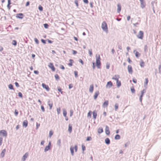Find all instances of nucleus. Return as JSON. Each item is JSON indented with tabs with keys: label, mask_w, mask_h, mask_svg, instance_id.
<instances>
[{
	"label": "nucleus",
	"mask_w": 161,
	"mask_h": 161,
	"mask_svg": "<svg viewBox=\"0 0 161 161\" xmlns=\"http://www.w3.org/2000/svg\"><path fill=\"white\" fill-rule=\"evenodd\" d=\"M93 116L94 119H96L97 116V113L96 111L95 110L93 112Z\"/></svg>",
	"instance_id": "aec40b11"
},
{
	"label": "nucleus",
	"mask_w": 161,
	"mask_h": 161,
	"mask_svg": "<svg viewBox=\"0 0 161 161\" xmlns=\"http://www.w3.org/2000/svg\"><path fill=\"white\" fill-rule=\"evenodd\" d=\"M82 149L83 151H84L86 150V147L85 146L82 145Z\"/></svg>",
	"instance_id": "864d4df0"
},
{
	"label": "nucleus",
	"mask_w": 161,
	"mask_h": 161,
	"mask_svg": "<svg viewBox=\"0 0 161 161\" xmlns=\"http://www.w3.org/2000/svg\"><path fill=\"white\" fill-rule=\"evenodd\" d=\"M92 139V138L91 136L87 137L86 139V140L87 141H89L91 140Z\"/></svg>",
	"instance_id": "3c124183"
},
{
	"label": "nucleus",
	"mask_w": 161,
	"mask_h": 161,
	"mask_svg": "<svg viewBox=\"0 0 161 161\" xmlns=\"http://www.w3.org/2000/svg\"><path fill=\"white\" fill-rule=\"evenodd\" d=\"M44 25L45 28H48V26L47 24H44Z\"/></svg>",
	"instance_id": "338daca9"
},
{
	"label": "nucleus",
	"mask_w": 161,
	"mask_h": 161,
	"mask_svg": "<svg viewBox=\"0 0 161 161\" xmlns=\"http://www.w3.org/2000/svg\"><path fill=\"white\" fill-rule=\"evenodd\" d=\"M132 81H133V82L135 83H136L137 82L136 79L134 78L133 79Z\"/></svg>",
	"instance_id": "6e6d98bb"
},
{
	"label": "nucleus",
	"mask_w": 161,
	"mask_h": 161,
	"mask_svg": "<svg viewBox=\"0 0 161 161\" xmlns=\"http://www.w3.org/2000/svg\"><path fill=\"white\" fill-rule=\"evenodd\" d=\"M94 90V86L93 84L91 85L89 87V91L90 92L92 93Z\"/></svg>",
	"instance_id": "6ab92c4d"
},
{
	"label": "nucleus",
	"mask_w": 161,
	"mask_h": 161,
	"mask_svg": "<svg viewBox=\"0 0 161 161\" xmlns=\"http://www.w3.org/2000/svg\"><path fill=\"white\" fill-rule=\"evenodd\" d=\"M120 138V136L119 135H116L115 136V139L116 140H118Z\"/></svg>",
	"instance_id": "c9c22d12"
},
{
	"label": "nucleus",
	"mask_w": 161,
	"mask_h": 161,
	"mask_svg": "<svg viewBox=\"0 0 161 161\" xmlns=\"http://www.w3.org/2000/svg\"><path fill=\"white\" fill-rule=\"evenodd\" d=\"M53 134V132L52 130H50L49 132V136L50 137H51L52 136Z\"/></svg>",
	"instance_id": "37998d69"
},
{
	"label": "nucleus",
	"mask_w": 161,
	"mask_h": 161,
	"mask_svg": "<svg viewBox=\"0 0 161 161\" xmlns=\"http://www.w3.org/2000/svg\"><path fill=\"white\" fill-rule=\"evenodd\" d=\"M105 133L107 135H109L110 133V132L109 130V128L106 125L105 127Z\"/></svg>",
	"instance_id": "9d476101"
},
{
	"label": "nucleus",
	"mask_w": 161,
	"mask_h": 161,
	"mask_svg": "<svg viewBox=\"0 0 161 161\" xmlns=\"http://www.w3.org/2000/svg\"><path fill=\"white\" fill-rule=\"evenodd\" d=\"M118 104L117 103H116L114 105L115 109L116 111L118 108Z\"/></svg>",
	"instance_id": "4c0bfd02"
},
{
	"label": "nucleus",
	"mask_w": 161,
	"mask_h": 161,
	"mask_svg": "<svg viewBox=\"0 0 161 161\" xmlns=\"http://www.w3.org/2000/svg\"><path fill=\"white\" fill-rule=\"evenodd\" d=\"M96 66L95 65V63L94 62L92 63V68L93 69H94L95 68Z\"/></svg>",
	"instance_id": "13d9d810"
},
{
	"label": "nucleus",
	"mask_w": 161,
	"mask_h": 161,
	"mask_svg": "<svg viewBox=\"0 0 161 161\" xmlns=\"http://www.w3.org/2000/svg\"><path fill=\"white\" fill-rule=\"evenodd\" d=\"M110 67V64L108 63H107L106 65V68L107 69H108Z\"/></svg>",
	"instance_id": "79ce46f5"
},
{
	"label": "nucleus",
	"mask_w": 161,
	"mask_h": 161,
	"mask_svg": "<svg viewBox=\"0 0 161 161\" xmlns=\"http://www.w3.org/2000/svg\"><path fill=\"white\" fill-rule=\"evenodd\" d=\"M69 61H70V63L68 64V65L69 66H72L73 65L72 64L73 62V60L71 59H69Z\"/></svg>",
	"instance_id": "c85d7f7f"
},
{
	"label": "nucleus",
	"mask_w": 161,
	"mask_h": 161,
	"mask_svg": "<svg viewBox=\"0 0 161 161\" xmlns=\"http://www.w3.org/2000/svg\"><path fill=\"white\" fill-rule=\"evenodd\" d=\"M8 87L10 89H11V90H13L14 89L13 86L11 84H9L8 86Z\"/></svg>",
	"instance_id": "2f4dec72"
},
{
	"label": "nucleus",
	"mask_w": 161,
	"mask_h": 161,
	"mask_svg": "<svg viewBox=\"0 0 161 161\" xmlns=\"http://www.w3.org/2000/svg\"><path fill=\"white\" fill-rule=\"evenodd\" d=\"M58 90L59 92H61V93L62 94L63 93V92L62 91V89L60 87H58Z\"/></svg>",
	"instance_id": "58836bf2"
},
{
	"label": "nucleus",
	"mask_w": 161,
	"mask_h": 161,
	"mask_svg": "<svg viewBox=\"0 0 161 161\" xmlns=\"http://www.w3.org/2000/svg\"><path fill=\"white\" fill-rule=\"evenodd\" d=\"M51 146V143L50 142H49L48 145L47 146H46L45 147V148L44 149V151L45 152H46L49 149H50V147Z\"/></svg>",
	"instance_id": "9b49d317"
},
{
	"label": "nucleus",
	"mask_w": 161,
	"mask_h": 161,
	"mask_svg": "<svg viewBox=\"0 0 161 161\" xmlns=\"http://www.w3.org/2000/svg\"><path fill=\"white\" fill-rule=\"evenodd\" d=\"M0 134L4 136H6L7 135V131L5 130H2L0 131Z\"/></svg>",
	"instance_id": "39448f33"
},
{
	"label": "nucleus",
	"mask_w": 161,
	"mask_h": 161,
	"mask_svg": "<svg viewBox=\"0 0 161 161\" xmlns=\"http://www.w3.org/2000/svg\"><path fill=\"white\" fill-rule=\"evenodd\" d=\"M141 6L142 8H143L145 6V3L143 0H140Z\"/></svg>",
	"instance_id": "f8f14e48"
},
{
	"label": "nucleus",
	"mask_w": 161,
	"mask_h": 161,
	"mask_svg": "<svg viewBox=\"0 0 161 161\" xmlns=\"http://www.w3.org/2000/svg\"><path fill=\"white\" fill-rule=\"evenodd\" d=\"M28 125V121L27 120H25L23 122V126H25V127H26Z\"/></svg>",
	"instance_id": "5701e85b"
},
{
	"label": "nucleus",
	"mask_w": 161,
	"mask_h": 161,
	"mask_svg": "<svg viewBox=\"0 0 161 161\" xmlns=\"http://www.w3.org/2000/svg\"><path fill=\"white\" fill-rule=\"evenodd\" d=\"M108 104V101L107 100L105 101L103 103V107L105 108V107H107Z\"/></svg>",
	"instance_id": "a211bd4d"
},
{
	"label": "nucleus",
	"mask_w": 161,
	"mask_h": 161,
	"mask_svg": "<svg viewBox=\"0 0 161 161\" xmlns=\"http://www.w3.org/2000/svg\"><path fill=\"white\" fill-rule=\"evenodd\" d=\"M119 76L118 75H115L112 78V79L116 80V81L119 80Z\"/></svg>",
	"instance_id": "ddd939ff"
},
{
	"label": "nucleus",
	"mask_w": 161,
	"mask_h": 161,
	"mask_svg": "<svg viewBox=\"0 0 161 161\" xmlns=\"http://www.w3.org/2000/svg\"><path fill=\"white\" fill-rule=\"evenodd\" d=\"M42 86L43 88L45 89L47 91H49L50 88L48 85L43 83L42 84Z\"/></svg>",
	"instance_id": "423d86ee"
},
{
	"label": "nucleus",
	"mask_w": 161,
	"mask_h": 161,
	"mask_svg": "<svg viewBox=\"0 0 161 161\" xmlns=\"http://www.w3.org/2000/svg\"><path fill=\"white\" fill-rule=\"evenodd\" d=\"M140 65L142 67H143L145 66V63L142 60H141L140 62Z\"/></svg>",
	"instance_id": "412c9836"
},
{
	"label": "nucleus",
	"mask_w": 161,
	"mask_h": 161,
	"mask_svg": "<svg viewBox=\"0 0 161 161\" xmlns=\"http://www.w3.org/2000/svg\"><path fill=\"white\" fill-rule=\"evenodd\" d=\"M50 107V109H51L53 106V104L52 103H49L48 104Z\"/></svg>",
	"instance_id": "09e8293b"
},
{
	"label": "nucleus",
	"mask_w": 161,
	"mask_h": 161,
	"mask_svg": "<svg viewBox=\"0 0 161 161\" xmlns=\"http://www.w3.org/2000/svg\"><path fill=\"white\" fill-rule=\"evenodd\" d=\"M147 45H145L144 47V50L145 52L147 51Z\"/></svg>",
	"instance_id": "680f3d73"
},
{
	"label": "nucleus",
	"mask_w": 161,
	"mask_h": 161,
	"mask_svg": "<svg viewBox=\"0 0 161 161\" xmlns=\"http://www.w3.org/2000/svg\"><path fill=\"white\" fill-rule=\"evenodd\" d=\"M96 58L97 67L98 69H100L101 68V63L100 55L99 54H97L96 55Z\"/></svg>",
	"instance_id": "f257e3e1"
},
{
	"label": "nucleus",
	"mask_w": 161,
	"mask_h": 161,
	"mask_svg": "<svg viewBox=\"0 0 161 161\" xmlns=\"http://www.w3.org/2000/svg\"><path fill=\"white\" fill-rule=\"evenodd\" d=\"M74 148L75 152H77V145H75V146Z\"/></svg>",
	"instance_id": "052dcab7"
},
{
	"label": "nucleus",
	"mask_w": 161,
	"mask_h": 161,
	"mask_svg": "<svg viewBox=\"0 0 161 161\" xmlns=\"http://www.w3.org/2000/svg\"><path fill=\"white\" fill-rule=\"evenodd\" d=\"M105 142L107 144H109L110 143V141L108 138H106L105 139Z\"/></svg>",
	"instance_id": "cd10ccee"
},
{
	"label": "nucleus",
	"mask_w": 161,
	"mask_h": 161,
	"mask_svg": "<svg viewBox=\"0 0 161 161\" xmlns=\"http://www.w3.org/2000/svg\"><path fill=\"white\" fill-rule=\"evenodd\" d=\"M57 112L58 113V114H59L60 113V108H57Z\"/></svg>",
	"instance_id": "8fccbe9b"
},
{
	"label": "nucleus",
	"mask_w": 161,
	"mask_h": 161,
	"mask_svg": "<svg viewBox=\"0 0 161 161\" xmlns=\"http://www.w3.org/2000/svg\"><path fill=\"white\" fill-rule=\"evenodd\" d=\"M127 60L129 63H131L132 62V61L130 59V58L129 57L128 58Z\"/></svg>",
	"instance_id": "bf43d9fd"
},
{
	"label": "nucleus",
	"mask_w": 161,
	"mask_h": 161,
	"mask_svg": "<svg viewBox=\"0 0 161 161\" xmlns=\"http://www.w3.org/2000/svg\"><path fill=\"white\" fill-rule=\"evenodd\" d=\"M28 154L27 153H26L25 155L23 156L22 158V160L23 161H25L26 158L28 157Z\"/></svg>",
	"instance_id": "2eb2a0df"
},
{
	"label": "nucleus",
	"mask_w": 161,
	"mask_h": 161,
	"mask_svg": "<svg viewBox=\"0 0 161 161\" xmlns=\"http://www.w3.org/2000/svg\"><path fill=\"white\" fill-rule=\"evenodd\" d=\"M18 96L19 97H20L21 98H22V93L20 92H19L18 93Z\"/></svg>",
	"instance_id": "603ef678"
},
{
	"label": "nucleus",
	"mask_w": 161,
	"mask_h": 161,
	"mask_svg": "<svg viewBox=\"0 0 161 161\" xmlns=\"http://www.w3.org/2000/svg\"><path fill=\"white\" fill-rule=\"evenodd\" d=\"M102 28L106 32L108 31V28L107 23L105 21H103L102 24Z\"/></svg>",
	"instance_id": "f03ea898"
},
{
	"label": "nucleus",
	"mask_w": 161,
	"mask_h": 161,
	"mask_svg": "<svg viewBox=\"0 0 161 161\" xmlns=\"http://www.w3.org/2000/svg\"><path fill=\"white\" fill-rule=\"evenodd\" d=\"M144 36V33L142 31H140L138 34L137 35V36L138 38L142 39Z\"/></svg>",
	"instance_id": "7ed1b4c3"
},
{
	"label": "nucleus",
	"mask_w": 161,
	"mask_h": 161,
	"mask_svg": "<svg viewBox=\"0 0 161 161\" xmlns=\"http://www.w3.org/2000/svg\"><path fill=\"white\" fill-rule=\"evenodd\" d=\"M48 66L53 71H54L55 70V68L52 63H50L49 64Z\"/></svg>",
	"instance_id": "20e7f679"
},
{
	"label": "nucleus",
	"mask_w": 161,
	"mask_h": 161,
	"mask_svg": "<svg viewBox=\"0 0 161 161\" xmlns=\"http://www.w3.org/2000/svg\"><path fill=\"white\" fill-rule=\"evenodd\" d=\"M63 114L64 116V117H66V115H67V112H66V110H63Z\"/></svg>",
	"instance_id": "ea45409f"
},
{
	"label": "nucleus",
	"mask_w": 161,
	"mask_h": 161,
	"mask_svg": "<svg viewBox=\"0 0 161 161\" xmlns=\"http://www.w3.org/2000/svg\"><path fill=\"white\" fill-rule=\"evenodd\" d=\"M3 138L1 137H0V146L1 145L2 142H3Z\"/></svg>",
	"instance_id": "5fc2aeb1"
},
{
	"label": "nucleus",
	"mask_w": 161,
	"mask_h": 161,
	"mask_svg": "<svg viewBox=\"0 0 161 161\" xmlns=\"http://www.w3.org/2000/svg\"><path fill=\"white\" fill-rule=\"evenodd\" d=\"M11 2H8V4L7 5V7L8 9V10H10L11 8V6L10 5L11 4Z\"/></svg>",
	"instance_id": "e433bc0d"
},
{
	"label": "nucleus",
	"mask_w": 161,
	"mask_h": 161,
	"mask_svg": "<svg viewBox=\"0 0 161 161\" xmlns=\"http://www.w3.org/2000/svg\"><path fill=\"white\" fill-rule=\"evenodd\" d=\"M87 116L91 118V111H89L87 114Z\"/></svg>",
	"instance_id": "c03bdc74"
},
{
	"label": "nucleus",
	"mask_w": 161,
	"mask_h": 161,
	"mask_svg": "<svg viewBox=\"0 0 161 161\" xmlns=\"http://www.w3.org/2000/svg\"><path fill=\"white\" fill-rule=\"evenodd\" d=\"M12 43L13 45L16 46L17 44V42L15 40H14L12 41Z\"/></svg>",
	"instance_id": "a19ab883"
},
{
	"label": "nucleus",
	"mask_w": 161,
	"mask_h": 161,
	"mask_svg": "<svg viewBox=\"0 0 161 161\" xmlns=\"http://www.w3.org/2000/svg\"><path fill=\"white\" fill-rule=\"evenodd\" d=\"M99 91H96L94 95V98L95 99H96L97 98L98 96L99 95Z\"/></svg>",
	"instance_id": "f3484780"
},
{
	"label": "nucleus",
	"mask_w": 161,
	"mask_h": 161,
	"mask_svg": "<svg viewBox=\"0 0 161 161\" xmlns=\"http://www.w3.org/2000/svg\"><path fill=\"white\" fill-rule=\"evenodd\" d=\"M103 131V129L102 128H100L98 130V132L99 133H101Z\"/></svg>",
	"instance_id": "c756f323"
},
{
	"label": "nucleus",
	"mask_w": 161,
	"mask_h": 161,
	"mask_svg": "<svg viewBox=\"0 0 161 161\" xmlns=\"http://www.w3.org/2000/svg\"><path fill=\"white\" fill-rule=\"evenodd\" d=\"M121 10V6L120 4L117 5V11L118 13H119Z\"/></svg>",
	"instance_id": "b1692460"
},
{
	"label": "nucleus",
	"mask_w": 161,
	"mask_h": 161,
	"mask_svg": "<svg viewBox=\"0 0 161 161\" xmlns=\"http://www.w3.org/2000/svg\"><path fill=\"white\" fill-rule=\"evenodd\" d=\"M70 150L71 155H73L74 154V147H71L70 148Z\"/></svg>",
	"instance_id": "bb28decb"
},
{
	"label": "nucleus",
	"mask_w": 161,
	"mask_h": 161,
	"mask_svg": "<svg viewBox=\"0 0 161 161\" xmlns=\"http://www.w3.org/2000/svg\"><path fill=\"white\" fill-rule=\"evenodd\" d=\"M127 68L129 73L132 74L133 70L132 66L130 65H128L127 67Z\"/></svg>",
	"instance_id": "0eeeda50"
},
{
	"label": "nucleus",
	"mask_w": 161,
	"mask_h": 161,
	"mask_svg": "<svg viewBox=\"0 0 161 161\" xmlns=\"http://www.w3.org/2000/svg\"><path fill=\"white\" fill-rule=\"evenodd\" d=\"M14 113L15 115L17 116L18 114V112L16 110H15Z\"/></svg>",
	"instance_id": "e2e57ef3"
},
{
	"label": "nucleus",
	"mask_w": 161,
	"mask_h": 161,
	"mask_svg": "<svg viewBox=\"0 0 161 161\" xmlns=\"http://www.w3.org/2000/svg\"><path fill=\"white\" fill-rule=\"evenodd\" d=\"M148 82V79L147 78L145 79V82H144L145 85L147 86V84Z\"/></svg>",
	"instance_id": "7c9ffc66"
},
{
	"label": "nucleus",
	"mask_w": 161,
	"mask_h": 161,
	"mask_svg": "<svg viewBox=\"0 0 161 161\" xmlns=\"http://www.w3.org/2000/svg\"><path fill=\"white\" fill-rule=\"evenodd\" d=\"M24 17V15L22 13H19L17 14L16 15V17L18 18L22 19Z\"/></svg>",
	"instance_id": "1a4fd4ad"
},
{
	"label": "nucleus",
	"mask_w": 161,
	"mask_h": 161,
	"mask_svg": "<svg viewBox=\"0 0 161 161\" xmlns=\"http://www.w3.org/2000/svg\"><path fill=\"white\" fill-rule=\"evenodd\" d=\"M146 91L145 90H143L142 91H141V95L140 96V100L141 102H142V97L144 95V93Z\"/></svg>",
	"instance_id": "4468645a"
},
{
	"label": "nucleus",
	"mask_w": 161,
	"mask_h": 161,
	"mask_svg": "<svg viewBox=\"0 0 161 161\" xmlns=\"http://www.w3.org/2000/svg\"><path fill=\"white\" fill-rule=\"evenodd\" d=\"M38 8H39V9L40 11H42L43 10V8L40 5L38 7Z\"/></svg>",
	"instance_id": "49530a36"
},
{
	"label": "nucleus",
	"mask_w": 161,
	"mask_h": 161,
	"mask_svg": "<svg viewBox=\"0 0 161 161\" xmlns=\"http://www.w3.org/2000/svg\"><path fill=\"white\" fill-rule=\"evenodd\" d=\"M90 56H91L92 55V50L90 49L88 50Z\"/></svg>",
	"instance_id": "72a5a7b5"
},
{
	"label": "nucleus",
	"mask_w": 161,
	"mask_h": 161,
	"mask_svg": "<svg viewBox=\"0 0 161 161\" xmlns=\"http://www.w3.org/2000/svg\"><path fill=\"white\" fill-rule=\"evenodd\" d=\"M130 90L131 92L132 93H134L135 92V90L134 87L132 86L130 88Z\"/></svg>",
	"instance_id": "473e14b6"
},
{
	"label": "nucleus",
	"mask_w": 161,
	"mask_h": 161,
	"mask_svg": "<svg viewBox=\"0 0 161 161\" xmlns=\"http://www.w3.org/2000/svg\"><path fill=\"white\" fill-rule=\"evenodd\" d=\"M72 126L71 125L69 124V128H68V131L70 133H71L72 132Z\"/></svg>",
	"instance_id": "393cba45"
},
{
	"label": "nucleus",
	"mask_w": 161,
	"mask_h": 161,
	"mask_svg": "<svg viewBox=\"0 0 161 161\" xmlns=\"http://www.w3.org/2000/svg\"><path fill=\"white\" fill-rule=\"evenodd\" d=\"M15 84L16 87H19V85L18 82H15Z\"/></svg>",
	"instance_id": "0e129e2a"
},
{
	"label": "nucleus",
	"mask_w": 161,
	"mask_h": 161,
	"mask_svg": "<svg viewBox=\"0 0 161 161\" xmlns=\"http://www.w3.org/2000/svg\"><path fill=\"white\" fill-rule=\"evenodd\" d=\"M113 86V83L111 81H109L107 83L106 85L107 88H110Z\"/></svg>",
	"instance_id": "6e6552de"
},
{
	"label": "nucleus",
	"mask_w": 161,
	"mask_h": 161,
	"mask_svg": "<svg viewBox=\"0 0 161 161\" xmlns=\"http://www.w3.org/2000/svg\"><path fill=\"white\" fill-rule=\"evenodd\" d=\"M159 72V73H161V65H160L158 68Z\"/></svg>",
	"instance_id": "774afa93"
},
{
	"label": "nucleus",
	"mask_w": 161,
	"mask_h": 161,
	"mask_svg": "<svg viewBox=\"0 0 161 161\" xmlns=\"http://www.w3.org/2000/svg\"><path fill=\"white\" fill-rule=\"evenodd\" d=\"M6 151V150L5 149H4L3 150L0 154V156L1 157L3 158L4 157Z\"/></svg>",
	"instance_id": "dca6fc26"
},
{
	"label": "nucleus",
	"mask_w": 161,
	"mask_h": 161,
	"mask_svg": "<svg viewBox=\"0 0 161 161\" xmlns=\"http://www.w3.org/2000/svg\"><path fill=\"white\" fill-rule=\"evenodd\" d=\"M74 74H75V76L76 77H78V72L77 71H74Z\"/></svg>",
	"instance_id": "4d7b16f0"
},
{
	"label": "nucleus",
	"mask_w": 161,
	"mask_h": 161,
	"mask_svg": "<svg viewBox=\"0 0 161 161\" xmlns=\"http://www.w3.org/2000/svg\"><path fill=\"white\" fill-rule=\"evenodd\" d=\"M117 86V87H119L121 85V83L120 81L119 80L116 81Z\"/></svg>",
	"instance_id": "a878e982"
},
{
	"label": "nucleus",
	"mask_w": 161,
	"mask_h": 161,
	"mask_svg": "<svg viewBox=\"0 0 161 161\" xmlns=\"http://www.w3.org/2000/svg\"><path fill=\"white\" fill-rule=\"evenodd\" d=\"M75 4L76 6L78 7V6L79 5H78V1H77V0H75Z\"/></svg>",
	"instance_id": "de8ad7c7"
},
{
	"label": "nucleus",
	"mask_w": 161,
	"mask_h": 161,
	"mask_svg": "<svg viewBox=\"0 0 161 161\" xmlns=\"http://www.w3.org/2000/svg\"><path fill=\"white\" fill-rule=\"evenodd\" d=\"M55 77L57 80H58L59 79V77L57 74L55 75Z\"/></svg>",
	"instance_id": "f704fd0d"
},
{
	"label": "nucleus",
	"mask_w": 161,
	"mask_h": 161,
	"mask_svg": "<svg viewBox=\"0 0 161 161\" xmlns=\"http://www.w3.org/2000/svg\"><path fill=\"white\" fill-rule=\"evenodd\" d=\"M41 108L43 112H44L45 111V109L43 106H41Z\"/></svg>",
	"instance_id": "69168bd1"
},
{
	"label": "nucleus",
	"mask_w": 161,
	"mask_h": 161,
	"mask_svg": "<svg viewBox=\"0 0 161 161\" xmlns=\"http://www.w3.org/2000/svg\"><path fill=\"white\" fill-rule=\"evenodd\" d=\"M134 53H135V56L137 58H138L140 55V54L137 51H134Z\"/></svg>",
	"instance_id": "4be33fe9"
},
{
	"label": "nucleus",
	"mask_w": 161,
	"mask_h": 161,
	"mask_svg": "<svg viewBox=\"0 0 161 161\" xmlns=\"http://www.w3.org/2000/svg\"><path fill=\"white\" fill-rule=\"evenodd\" d=\"M34 41H35V42H36V43L37 44H39V42L38 40L36 38H34Z\"/></svg>",
	"instance_id": "a18cd8bd"
}]
</instances>
